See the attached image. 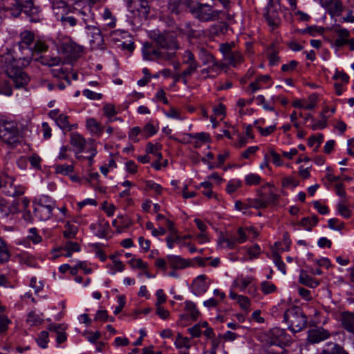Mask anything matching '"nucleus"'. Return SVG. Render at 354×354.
Wrapping results in <instances>:
<instances>
[{
  "instance_id": "nucleus-3",
  "label": "nucleus",
  "mask_w": 354,
  "mask_h": 354,
  "mask_svg": "<svg viewBox=\"0 0 354 354\" xmlns=\"http://www.w3.org/2000/svg\"><path fill=\"white\" fill-rule=\"evenodd\" d=\"M268 354H283L284 347L290 344V337L284 329L274 328L264 336Z\"/></svg>"
},
{
  "instance_id": "nucleus-6",
  "label": "nucleus",
  "mask_w": 354,
  "mask_h": 354,
  "mask_svg": "<svg viewBox=\"0 0 354 354\" xmlns=\"http://www.w3.org/2000/svg\"><path fill=\"white\" fill-rule=\"evenodd\" d=\"M191 13L201 21L206 22L218 19L221 11L213 10L207 3H197L195 8L191 9Z\"/></svg>"
},
{
  "instance_id": "nucleus-13",
  "label": "nucleus",
  "mask_w": 354,
  "mask_h": 354,
  "mask_svg": "<svg viewBox=\"0 0 354 354\" xmlns=\"http://www.w3.org/2000/svg\"><path fill=\"white\" fill-rule=\"evenodd\" d=\"M330 333L322 328L310 329L308 331L307 341L310 344H316L328 338Z\"/></svg>"
},
{
  "instance_id": "nucleus-49",
  "label": "nucleus",
  "mask_w": 354,
  "mask_h": 354,
  "mask_svg": "<svg viewBox=\"0 0 354 354\" xmlns=\"http://www.w3.org/2000/svg\"><path fill=\"white\" fill-rule=\"evenodd\" d=\"M18 211L26 210L29 205V201L26 198L17 199L15 202Z\"/></svg>"
},
{
  "instance_id": "nucleus-16",
  "label": "nucleus",
  "mask_w": 354,
  "mask_h": 354,
  "mask_svg": "<svg viewBox=\"0 0 354 354\" xmlns=\"http://www.w3.org/2000/svg\"><path fill=\"white\" fill-rule=\"evenodd\" d=\"M86 28L89 30L88 35L91 37V43L96 47L100 46L104 41L100 29L92 26H87Z\"/></svg>"
},
{
  "instance_id": "nucleus-22",
  "label": "nucleus",
  "mask_w": 354,
  "mask_h": 354,
  "mask_svg": "<svg viewBox=\"0 0 354 354\" xmlns=\"http://www.w3.org/2000/svg\"><path fill=\"white\" fill-rule=\"evenodd\" d=\"M183 0H169L167 6V11L169 15H178L181 12L180 5Z\"/></svg>"
},
{
  "instance_id": "nucleus-23",
  "label": "nucleus",
  "mask_w": 354,
  "mask_h": 354,
  "mask_svg": "<svg viewBox=\"0 0 354 354\" xmlns=\"http://www.w3.org/2000/svg\"><path fill=\"white\" fill-rule=\"evenodd\" d=\"M299 283L310 288H315L319 284V282L316 279L307 274L304 270L301 271Z\"/></svg>"
},
{
  "instance_id": "nucleus-9",
  "label": "nucleus",
  "mask_w": 354,
  "mask_h": 354,
  "mask_svg": "<svg viewBox=\"0 0 354 354\" xmlns=\"http://www.w3.org/2000/svg\"><path fill=\"white\" fill-rule=\"evenodd\" d=\"M279 5L273 0H269L266 7V12L264 16L269 24L272 28H277L280 24V18L279 15Z\"/></svg>"
},
{
  "instance_id": "nucleus-34",
  "label": "nucleus",
  "mask_w": 354,
  "mask_h": 354,
  "mask_svg": "<svg viewBox=\"0 0 354 354\" xmlns=\"http://www.w3.org/2000/svg\"><path fill=\"white\" fill-rule=\"evenodd\" d=\"M9 259L8 251L3 241L0 238V262H6Z\"/></svg>"
},
{
  "instance_id": "nucleus-18",
  "label": "nucleus",
  "mask_w": 354,
  "mask_h": 354,
  "mask_svg": "<svg viewBox=\"0 0 354 354\" xmlns=\"http://www.w3.org/2000/svg\"><path fill=\"white\" fill-rule=\"evenodd\" d=\"M160 50L158 49H153L152 44L145 42L143 44L142 54L143 57L147 60H153L152 56H154L156 59L158 58L160 55Z\"/></svg>"
},
{
  "instance_id": "nucleus-52",
  "label": "nucleus",
  "mask_w": 354,
  "mask_h": 354,
  "mask_svg": "<svg viewBox=\"0 0 354 354\" xmlns=\"http://www.w3.org/2000/svg\"><path fill=\"white\" fill-rule=\"evenodd\" d=\"M189 342H190V340L188 337H183L180 341L176 340L175 345L178 348H181L183 347H185L186 348H189L191 347Z\"/></svg>"
},
{
  "instance_id": "nucleus-46",
  "label": "nucleus",
  "mask_w": 354,
  "mask_h": 354,
  "mask_svg": "<svg viewBox=\"0 0 354 354\" xmlns=\"http://www.w3.org/2000/svg\"><path fill=\"white\" fill-rule=\"evenodd\" d=\"M339 221L337 218H330L328 220V227L330 229L335 230H341L344 228V223H338Z\"/></svg>"
},
{
  "instance_id": "nucleus-47",
  "label": "nucleus",
  "mask_w": 354,
  "mask_h": 354,
  "mask_svg": "<svg viewBox=\"0 0 354 354\" xmlns=\"http://www.w3.org/2000/svg\"><path fill=\"white\" fill-rule=\"evenodd\" d=\"M104 113L107 117H112L116 115L115 106L111 104H106L103 107Z\"/></svg>"
},
{
  "instance_id": "nucleus-7",
  "label": "nucleus",
  "mask_w": 354,
  "mask_h": 354,
  "mask_svg": "<svg viewBox=\"0 0 354 354\" xmlns=\"http://www.w3.org/2000/svg\"><path fill=\"white\" fill-rule=\"evenodd\" d=\"M14 182L15 178L6 172L0 173V189H3V192L10 196L15 197L23 195L24 193V187L16 186Z\"/></svg>"
},
{
  "instance_id": "nucleus-15",
  "label": "nucleus",
  "mask_w": 354,
  "mask_h": 354,
  "mask_svg": "<svg viewBox=\"0 0 354 354\" xmlns=\"http://www.w3.org/2000/svg\"><path fill=\"white\" fill-rule=\"evenodd\" d=\"M167 259L171 268L176 269H183L190 266L189 261H187L180 256L176 255H168Z\"/></svg>"
},
{
  "instance_id": "nucleus-55",
  "label": "nucleus",
  "mask_w": 354,
  "mask_h": 354,
  "mask_svg": "<svg viewBox=\"0 0 354 354\" xmlns=\"http://www.w3.org/2000/svg\"><path fill=\"white\" fill-rule=\"evenodd\" d=\"M10 320L5 315H0V333H4L8 329Z\"/></svg>"
},
{
  "instance_id": "nucleus-26",
  "label": "nucleus",
  "mask_w": 354,
  "mask_h": 354,
  "mask_svg": "<svg viewBox=\"0 0 354 354\" xmlns=\"http://www.w3.org/2000/svg\"><path fill=\"white\" fill-rule=\"evenodd\" d=\"M21 41L19 45V47H23V46L30 47V45L34 41V39H35L34 34H33V32H32L30 31H24V32H22L21 34Z\"/></svg>"
},
{
  "instance_id": "nucleus-12",
  "label": "nucleus",
  "mask_w": 354,
  "mask_h": 354,
  "mask_svg": "<svg viewBox=\"0 0 354 354\" xmlns=\"http://www.w3.org/2000/svg\"><path fill=\"white\" fill-rule=\"evenodd\" d=\"M60 50L67 57L75 58L80 55V53L82 51V48L74 41L68 40L63 42L60 45Z\"/></svg>"
},
{
  "instance_id": "nucleus-57",
  "label": "nucleus",
  "mask_w": 354,
  "mask_h": 354,
  "mask_svg": "<svg viewBox=\"0 0 354 354\" xmlns=\"http://www.w3.org/2000/svg\"><path fill=\"white\" fill-rule=\"evenodd\" d=\"M156 297H157V301L156 303V306H161L163 303L166 301L167 297L164 294V292L162 290L160 289L158 290L156 292Z\"/></svg>"
},
{
  "instance_id": "nucleus-45",
  "label": "nucleus",
  "mask_w": 354,
  "mask_h": 354,
  "mask_svg": "<svg viewBox=\"0 0 354 354\" xmlns=\"http://www.w3.org/2000/svg\"><path fill=\"white\" fill-rule=\"evenodd\" d=\"M181 240L182 238L176 234H172L166 239L167 246L171 249L174 248V243H178Z\"/></svg>"
},
{
  "instance_id": "nucleus-8",
  "label": "nucleus",
  "mask_w": 354,
  "mask_h": 354,
  "mask_svg": "<svg viewBox=\"0 0 354 354\" xmlns=\"http://www.w3.org/2000/svg\"><path fill=\"white\" fill-rule=\"evenodd\" d=\"M153 39L156 44L162 48L176 50L179 48L176 39V35L172 32L165 31L157 34L154 33Z\"/></svg>"
},
{
  "instance_id": "nucleus-14",
  "label": "nucleus",
  "mask_w": 354,
  "mask_h": 354,
  "mask_svg": "<svg viewBox=\"0 0 354 354\" xmlns=\"http://www.w3.org/2000/svg\"><path fill=\"white\" fill-rule=\"evenodd\" d=\"M340 321L345 330L354 334V313L348 311L342 313Z\"/></svg>"
},
{
  "instance_id": "nucleus-21",
  "label": "nucleus",
  "mask_w": 354,
  "mask_h": 354,
  "mask_svg": "<svg viewBox=\"0 0 354 354\" xmlns=\"http://www.w3.org/2000/svg\"><path fill=\"white\" fill-rule=\"evenodd\" d=\"M205 279L206 277L203 274L197 277V278L194 281L196 294L201 295L207 291L208 286L205 283Z\"/></svg>"
},
{
  "instance_id": "nucleus-30",
  "label": "nucleus",
  "mask_w": 354,
  "mask_h": 354,
  "mask_svg": "<svg viewBox=\"0 0 354 354\" xmlns=\"http://www.w3.org/2000/svg\"><path fill=\"white\" fill-rule=\"evenodd\" d=\"M243 57L241 53L238 52H233L229 55L225 59L228 62L229 64L235 66L236 64L240 63L242 61Z\"/></svg>"
},
{
  "instance_id": "nucleus-50",
  "label": "nucleus",
  "mask_w": 354,
  "mask_h": 354,
  "mask_svg": "<svg viewBox=\"0 0 354 354\" xmlns=\"http://www.w3.org/2000/svg\"><path fill=\"white\" fill-rule=\"evenodd\" d=\"M220 50L224 55V59L232 53V45L228 43L221 44Z\"/></svg>"
},
{
  "instance_id": "nucleus-5",
  "label": "nucleus",
  "mask_w": 354,
  "mask_h": 354,
  "mask_svg": "<svg viewBox=\"0 0 354 354\" xmlns=\"http://www.w3.org/2000/svg\"><path fill=\"white\" fill-rule=\"evenodd\" d=\"M0 140L11 147L20 142V133L15 122L0 120Z\"/></svg>"
},
{
  "instance_id": "nucleus-58",
  "label": "nucleus",
  "mask_w": 354,
  "mask_h": 354,
  "mask_svg": "<svg viewBox=\"0 0 354 354\" xmlns=\"http://www.w3.org/2000/svg\"><path fill=\"white\" fill-rule=\"evenodd\" d=\"M248 253L250 256V259L257 258L260 253V247L256 244L252 248H250L248 250Z\"/></svg>"
},
{
  "instance_id": "nucleus-51",
  "label": "nucleus",
  "mask_w": 354,
  "mask_h": 354,
  "mask_svg": "<svg viewBox=\"0 0 354 354\" xmlns=\"http://www.w3.org/2000/svg\"><path fill=\"white\" fill-rule=\"evenodd\" d=\"M208 63H212V66L218 67L220 68H222L225 66L224 64H218L217 62L215 61L214 57L211 54H207L205 60L204 61V64H208Z\"/></svg>"
},
{
  "instance_id": "nucleus-36",
  "label": "nucleus",
  "mask_w": 354,
  "mask_h": 354,
  "mask_svg": "<svg viewBox=\"0 0 354 354\" xmlns=\"http://www.w3.org/2000/svg\"><path fill=\"white\" fill-rule=\"evenodd\" d=\"M187 136L191 138L198 139L203 142H208L210 141L209 135L204 132L196 133H188Z\"/></svg>"
},
{
  "instance_id": "nucleus-2",
  "label": "nucleus",
  "mask_w": 354,
  "mask_h": 354,
  "mask_svg": "<svg viewBox=\"0 0 354 354\" xmlns=\"http://www.w3.org/2000/svg\"><path fill=\"white\" fill-rule=\"evenodd\" d=\"M0 3L15 17H18L24 12L30 22L37 23L41 19L39 9L33 5L32 0H0Z\"/></svg>"
},
{
  "instance_id": "nucleus-33",
  "label": "nucleus",
  "mask_w": 354,
  "mask_h": 354,
  "mask_svg": "<svg viewBox=\"0 0 354 354\" xmlns=\"http://www.w3.org/2000/svg\"><path fill=\"white\" fill-rule=\"evenodd\" d=\"M273 259L274 261L275 265L277 266L278 269L283 274H285L286 273V265L282 261L281 259V256L277 252H274L273 253Z\"/></svg>"
},
{
  "instance_id": "nucleus-39",
  "label": "nucleus",
  "mask_w": 354,
  "mask_h": 354,
  "mask_svg": "<svg viewBox=\"0 0 354 354\" xmlns=\"http://www.w3.org/2000/svg\"><path fill=\"white\" fill-rule=\"evenodd\" d=\"M48 335V332L41 331L37 339V342L43 348H45L47 346Z\"/></svg>"
},
{
  "instance_id": "nucleus-53",
  "label": "nucleus",
  "mask_w": 354,
  "mask_h": 354,
  "mask_svg": "<svg viewBox=\"0 0 354 354\" xmlns=\"http://www.w3.org/2000/svg\"><path fill=\"white\" fill-rule=\"evenodd\" d=\"M198 64L196 62H192L189 64L188 68L182 73V76H190L196 71Z\"/></svg>"
},
{
  "instance_id": "nucleus-24",
  "label": "nucleus",
  "mask_w": 354,
  "mask_h": 354,
  "mask_svg": "<svg viewBox=\"0 0 354 354\" xmlns=\"http://www.w3.org/2000/svg\"><path fill=\"white\" fill-rule=\"evenodd\" d=\"M134 3L137 4V9L140 15L145 19L147 18L150 10L148 1L147 0H134Z\"/></svg>"
},
{
  "instance_id": "nucleus-40",
  "label": "nucleus",
  "mask_w": 354,
  "mask_h": 354,
  "mask_svg": "<svg viewBox=\"0 0 354 354\" xmlns=\"http://www.w3.org/2000/svg\"><path fill=\"white\" fill-rule=\"evenodd\" d=\"M73 171V165H59L55 167V171L57 174H61L66 175L68 173H71Z\"/></svg>"
},
{
  "instance_id": "nucleus-43",
  "label": "nucleus",
  "mask_w": 354,
  "mask_h": 354,
  "mask_svg": "<svg viewBox=\"0 0 354 354\" xmlns=\"http://www.w3.org/2000/svg\"><path fill=\"white\" fill-rule=\"evenodd\" d=\"M103 18L105 20H107V25L111 28H114L115 26V19L112 17L111 12L108 9L106 8L104 10V14H103Z\"/></svg>"
},
{
  "instance_id": "nucleus-62",
  "label": "nucleus",
  "mask_w": 354,
  "mask_h": 354,
  "mask_svg": "<svg viewBox=\"0 0 354 354\" xmlns=\"http://www.w3.org/2000/svg\"><path fill=\"white\" fill-rule=\"evenodd\" d=\"M257 128L260 131L261 134L263 136H267L270 135V133H272L276 129V126L272 125V126H270L266 128H262L261 127H257Z\"/></svg>"
},
{
  "instance_id": "nucleus-32",
  "label": "nucleus",
  "mask_w": 354,
  "mask_h": 354,
  "mask_svg": "<svg viewBox=\"0 0 354 354\" xmlns=\"http://www.w3.org/2000/svg\"><path fill=\"white\" fill-rule=\"evenodd\" d=\"M26 322L30 326H35L41 324L43 319H41L34 311H32L28 313Z\"/></svg>"
},
{
  "instance_id": "nucleus-48",
  "label": "nucleus",
  "mask_w": 354,
  "mask_h": 354,
  "mask_svg": "<svg viewBox=\"0 0 354 354\" xmlns=\"http://www.w3.org/2000/svg\"><path fill=\"white\" fill-rule=\"evenodd\" d=\"M266 203L264 198H257L251 201L250 206L256 209L266 208Z\"/></svg>"
},
{
  "instance_id": "nucleus-27",
  "label": "nucleus",
  "mask_w": 354,
  "mask_h": 354,
  "mask_svg": "<svg viewBox=\"0 0 354 354\" xmlns=\"http://www.w3.org/2000/svg\"><path fill=\"white\" fill-rule=\"evenodd\" d=\"M160 148L161 145L159 144L153 145L152 143L149 142L147 145L146 151L147 153L153 154L158 160H160L162 158L161 153L158 151Z\"/></svg>"
},
{
  "instance_id": "nucleus-11",
  "label": "nucleus",
  "mask_w": 354,
  "mask_h": 354,
  "mask_svg": "<svg viewBox=\"0 0 354 354\" xmlns=\"http://www.w3.org/2000/svg\"><path fill=\"white\" fill-rule=\"evenodd\" d=\"M44 200H39L38 204L34 209L35 216L40 221H46L52 216V211L55 207V204H44Z\"/></svg>"
},
{
  "instance_id": "nucleus-1",
  "label": "nucleus",
  "mask_w": 354,
  "mask_h": 354,
  "mask_svg": "<svg viewBox=\"0 0 354 354\" xmlns=\"http://www.w3.org/2000/svg\"><path fill=\"white\" fill-rule=\"evenodd\" d=\"M3 70L9 80L0 82V93L8 96L12 95V86L16 88L24 87L28 84L30 78L21 67L17 65V60L8 57L4 60Z\"/></svg>"
},
{
  "instance_id": "nucleus-4",
  "label": "nucleus",
  "mask_w": 354,
  "mask_h": 354,
  "mask_svg": "<svg viewBox=\"0 0 354 354\" xmlns=\"http://www.w3.org/2000/svg\"><path fill=\"white\" fill-rule=\"evenodd\" d=\"M283 319L288 324V329L295 333L307 326V317L299 306H294L288 308L284 312Z\"/></svg>"
},
{
  "instance_id": "nucleus-54",
  "label": "nucleus",
  "mask_w": 354,
  "mask_h": 354,
  "mask_svg": "<svg viewBox=\"0 0 354 354\" xmlns=\"http://www.w3.org/2000/svg\"><path fill=\"white\" fill-rule=\"evenodd\" d=\"M188 331L194 337H198L201 336L202 332L201 328V324H197L194 326L188 328Z\"/></svg>"
},
{
  "instance_id": "nucleus-29",
  "label": "nucleus",
  "mask_w": 354,
  "mask_h": 354,
  "mask_svg": "<svg viewBox=\"0 0 354 354\" xmlns=\"http://www.w3.org/2000/svg\"><path fill=\"white\" fill-rule=\"evenodd\" d=\"M65 228L63 234L66 239L73 238L77 232V227L68 222L65 225Z\"/></svg>"
},
{
  "instance_id": "nucleus-63",
  "label": "nucleus",
  "mask_w": 354,
  "mask_h": 354,
  "mask_svg": "<svg viewBox=\"0 0 354 354\" xmlns=\"http://www.w3.org/2000/svg\"><path fill=\"white\" fill-rule=\"evenodd\" d=\"M277 52L272 49V51L268 55V59L270 65H275L278 63L279 60V57L277 55Z\"/></svg>"
},
{
  "instance_id": "nucleus-59",
  "label": "nucleus",
  "mask_w": 354,
  "mask_h": 354,
  "mask_svg": "<svg viewBox=\"0 0 354 354\" xmlns=\"http://www.w3.org/2000/svg\"><path fill=\"white\" fill-rule=\"evenodd\" d=\"M83 93L85 96L91 100H100L102 97V94L95 93L88 89L84 90Z\"/></svg>"
},
{
  "instance_id": "nucleus-56",
  "label": "nucleus",
  "mask_w": 354,
  "mask_h": 354,
  "mask_svg": "<svg viewBox=\"0 0 354 354\" xmlns=\"http://www.w3.org/2000/svg\"><path fill=\"white\" fill-rule=\"evenodd\" d=\"M219 244H226V247L230 249H233L235 247L236 241L235 240V237H232L230 239H222L219 241Z\"/></svg>"
},
{
  "instance_id": "nucleus-42",
  "label": "nucleus",
  "mask_w": 354,
  "mask_h": 354,
  "mask_svg": "<svg viewBox=\"0 0 354 354\" xmlns=\"http://www.w3.org/2000/svg\"><path fill=\"white\" fill-rule=\"evenodd\" d=\"M261 180V177L255 174H250L245 177V183L248 185H258Z\"/></svg>"
},
{
  "instance_id": "nucleus-44",
  "label": "nucleus",
  "mask_w": 354,
  "mask_h": 354,
  "mask_svg": "<svg viewBox=\"0 0 354 354\" xmlns=\"http://www.w3.org/2000/svg\"><path fill=\"white\" fill-rule=\"evenodd\" d=\"M156 131H157L155 127L152 124L148 123L145 126L143 129V136L145 138H148L149 137L156 133Z\"/></svg>"
},
{
  "instance_id": "nucleus-35",
  "label": "nucleus",
  "mask_w": 354,
  "mask_h": 354,
  "mask_svg": "<svg viewBox=\"0 0 354 354\" xmlns=\"http://www.w3.org/2000/svg\"><path fill=\"white\" fill-rule=\"evenodd\" d=\"M65 248L68 251L66 254V257H71L73 252H78L80 250V245L77 243L71 241L66 242Z\"/></svg>"
},
{
  "instance_id": "nucleus-37",
  "label": "nucleus",
  "mask_w": 354,
  "mask_h": 354,
  "mask_svg": "<svg viewBox=\"0 0 354 354\" xmlns=\"http://www.w3.org/2000/svg\"><path fill=\"white\" fill-rule=\"evenodd\" d=\"M129 263L133 268H136L140 270L147 268V263H145L141 259H132L129 261Z\"/></svg>"
},
{
  "instance_id": "nucleus-31",
  "label": "nucleus",
  "mask_w": 354,
  "mask_h": 354,
  "mask_svg": "<svg viewBox=\"0 0 354 354\" xmlns=\"http://www.w3.org/2000/svg\"><path fill=\"white\" fill-rule=\"evenodd\" d=\"M185 309L187 311L190 312V315H191L192 319H194V320H196V319L198 318L200 313L196 309L195 304L192 302V301H187L185 302Z\"/></svg>"
},
{
  "instance_id": "nucleus-19",
  "label": "nucleus",
  "mask_w": 354,
  "mask_h": 354,
  "mask_svg": "<svg viewBox=\"0 0 354 354\" xmlns=\"http://www.w3.org/2000/svg\"><path fill=\"white\" fill-rule=\"evenodd\" d=\"M322 354H348L344 348L333 342H328L322 350Z\"/></svg>"
},
{
  "instance_id": "nucleus-38",
  "label": "nucleus",
  "mask_w": 354,
  "mask_h": 354,
  "mask_svg": "<svg viewBox=\"0 0 354 354\" xmlns=\"http://www.w3.org/2000/svg\"><path fill=\"white\" fill-rule=\"evenodd\" d=\"M33 53H41L46 52L48 50V46L41 40H37L34 44V46L32 47Z\"/></svg>"
},
{
  "instance_id": "nucleus-28",
  "label": "nucleus",
  "mask_w": 354,
  "mask_h": 354,
  "mask_svg": "<svg viewBox=\"0 0 354 354\" xmlns=\"http://www.w3.org/2000/svg\"><path fill=\"white\" fill-rule=\"evenodd\" d=\"M56 123L62 129H66L68 131L71 130V127H70L69 122H68V116L61 114L59 115V117L56 119Z\"/></svg>"
},
{
  "instance_id": "nucleus-10",
  "label": "nucleus",
  "mask_w": 354,
  "mask_h": 354,
  "mask_svg": "<svg viewBox=\"0 0 354 354\" xmlns=\"http://www.w3.org/2000/svg\"><path fill=\"white\" fill-rule=\"evenodd\" d=\"M15 54L16 57H13L12 55H8V56L5 58V60L8 57H11L12 58L15 59L17 60V65L18 66V62H21V66L25 67L29 65L33 57V51L32 47L28 46H19V50L17 52H15Z\"/></svg>"
},
{
  "instance_id": "nucleus-25",
  "label": "nucleus",
  "mask_w": 354,
  "mask_h": 354,
  "mask_svg": "<svg viewBox=\"0 0 354 354\" xmlns=\"http://www.w3.org/2000/svg\"><path fill=\"white\" fill-rule=\"evenodd\" d=\"M86 127L94 134L100 136L102 133V127L94 118H89L86 120Z\"/></svg>"
},
{
  "instance_id": "nucleus-64",
  "label": "nucleus",
  "mask_w": 354,
  "mask_h": 354,
  "mask_svg": "<svg viewBox=\"0 0 354 354\" xmlns=\"http://www.w3.org/2000/svg\"><path fill=\"white\" fill-rule=\"evenodd\" d=\"M338 212L345 218H349L351 216V211L346 205L343 204L338 205Z\"/></svg>"
},
{
  "instance_id": "nucleus-60",
  "label": "nucleus",
  "mask_w": 354,
  "mask_h": 354,
  "mask_svg": "<svg viewBox=\"0 0 354 354\" xmlns=\"http://www.w3.org/2000/svg\"><path fill=\"white\" fill-rule=\"evenodd\" d=\"M51 73L53 77L62 79V77L67 73V70L63 68H53L51 70Z\"/></svg>"
},
{
  "instance_id": "nucleus-17",
  "label": "nucleus",
  "mask_w": 354,
  "mask_h": 354,
  "mask_svg": "<svg viewBox=\"0 0 354 354\" xmlns=\"http://www.w3.org/2000/svg\"><path fill=\"white\" fill-rule=\"evenodd\" d=\"M52 8L55 15L61 16L70 11V8L64 0H52Z\"/></svg>"
},
{
  "instance_id": "nucleus-41",
  "label": "nucleus",
  "mask_w": 354,
  "mask_h": 354,
  "mask_svg": "<svg viewBox=\"0 0 354 354\" xmlns=\"http://www.w3.org/2000/svg\"><path fill=\"white\" fill-rule=\"evenodd\" d=\"M261 290L265 294H270L274 292L276 290V286L273 283H270L268 281H263L261 284Z\"/></svg>"
},
{
  "instance_id": "nucleus-20",
  "label": "nucleus",
  "mask_w": 354,
  "mask_h": 354,
  "mask_svg": "<svg viewBox=\"0 0 354 354\" xmlns=\"http://www.w3.org/2000/svg\"><path fill=\"white\" fill-rule=\"evenodd\" d=\"M70 143L77 147L80 152L84 151L86 145L85 139L79 133H73L71 135Z\"/></svg>"
},
{
  "instance_id": "nucleus-61",
  "label": "nucleus",
  "mask_w": 354,
  "mask_h": 354,
  "mask_svg": "<svg viewBox=\"0 0 354 354\" xmlns=\"http://www.w3.org/2000/svg\"><path fill=\"white\" fill-rule=\"evenodd\" d=\"M146 185L149 189L153 190L158 194H161L162 188L159 184H157L152 181H147Z\"/></svg>"
}]
</instances>
